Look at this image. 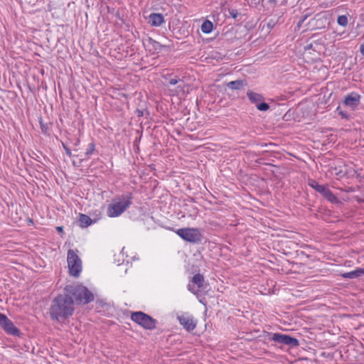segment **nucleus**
<instances>
[{
    "label": "nucleus",
    "mask_w": 364,
    "mask_h": 364,
    "mask_svg": "<svg viewBox=\"0 0 364 364\" xmlns=\"http://www.w3.org/2000/svg\"><path fill=\"white\" fill-rule=\"evenodd\" d=\"M136 113L138 117H142L144 115V112L141 109H136Z\"/></svg>",
    "instance_id": "32"
},
{
    "label": "nucleus",
    "mask_w": 364,
    "mask_h": 364,
    "mask_svg": "<svg viewBox=\"0 0 364 364\" xmlns=\"http://www.w3.org/2000/svg\"><path fill=\"white\" fill-rule=\"evenodd\" d=\"M360 53L364 55V44L361 45L360 47Z\"/></svg>",
    "instance_id": "34"
},
{
    "label": "nucleus",
    "mask_w": 364,
    "mask_h": 364,
    "mask_svg": "<svg viewBox=\"0 0 364 364\" xmlns=\"http://www.w3.org/2000/svg\"><path fill=\"white\" fill-rule=\"evenodd\" d=\"M176 233L184 241L193 244H200L203 239V232L199 228H183L178 229Z\"/></svg>",
    "instance_id": "4"
},
{
    "label": "nucleus",
    "mask_w": 364,
    "mask_h": 364,
    "mask_svg": "<svg viewBox=\"0 0 364 364\" xmlns=\"http://www.w3.org/2000/svg\"><path fill=\"white\" fill-rule=\"evenodd\" d=\"M337 23L339 26L346 27L348 25V20L346 15H341L338 16Z\"/></svg>",
    "instance_id": "19"
},
{
    "label": "nucleus",
    "mask_w": 364,
    "mask_h": 364,
    "mask_svg": "<svg viewBox=\"0 0 364 364\" xmlns=\"http://www.w3.org/2000/svg\"><path fill=\"white\" fill-rule=\"evenodd\" d=\"M322 21V18L320 17L319 14H317L313 19H311V21H316V26L317 28H319V25L317 23L319 21Z\"/></svg>",
    "instance_id": "27"
},
{
    "label": "nucleus",
    "mask_w": 364,
    "mask_h": 364,
    "mask_svg": "<svg viewBox=\"0 0 364 364\" xmlns=\"http://www.w3.org/2000/svg\"><path fill=\"white\" fill-rule=\"evenodd\" d=\"M191 283L187 286L188 291L194 294L198 292L206 291L209 284L205 282L203 275L200 274H195L191 279Z\"/></svg>",
    "instance_id": "9"
},
{
    "label": "nucleus",
    "mask_w": 364,
    "mask_h": 364,
    "mask_svg": "<svg viewBox=\"0 0 364 364\" xmlns=\"http://www.w3.org/2000/svg\"><path fill=\"white\" fill-rule=\"evenodd\" d=\"M95 150V144H94V142H92V143L89 144L88 147H87V149L86 150V152H85V155L87 156H90L91 154H93Z\"/></svg>",
    "instance_id": "22"
},
{
    "label": "nucleus",
    "mask_w": 364,
    "mask_h": 364,
    "mask_svg": "<svg viewBox=\"0 0 364 364\" xmlns=\"http://www.w3.org/2000/svg\"><path fill=\"white\" fill-rule=\"evenodd\" d=\"M79 144H80V139H77L76 140V142L75 143V146H77Z\"/></svg>",
    "instance_id": "36"
},
{
    "label": "nucleus",
    "mask_w": 364,
    "mask_h": 364,
    "mask_svg": "<svg viewBox=\"0 0 364 364\" xmlns=\"http://www.w3.org/2000/svg\"><path fill=\"white\" fill-rule=\"evenodd\" d=\"M56 230L60 234H62L63 232V226H58L56 228Z\"/></svg>",
    "instance_id": "33"
},
{
    "label": "nucleus",
    "mask_w": 364,
    "mask_h": 364,
    "mask_svg": "<svg viewBox=\"0 0 364 364\" xmlns=\"http://www.w3.org/2000/svg\"><path fill=\"white\" fill-rule=\"evenodd\" d=\"M41 129L43 134H48L49 127L47 124H43L42 121L40 122Z\"/></svg>",
    "instance_id": "25"
},
{
    "label": "nucleus",
    "mask_w": 364,
    "mask_h": 364,
    "mask_svg": "<svg viewBox=\"0 0 364 364\" xmlns=\"http://www.w3.org/2000/svg\"><path fill=\"white\" fill-rule=\"evenodd\" d=\"M0 326L9 335L21 337L22 333L4 314L0 313Z\"/></svg>",
    "instance_id": "10"
},
{
    "label": "nucleus",
    "mask_w": 364,
    "mask_h": 364,
    "mask_svg": "<svg viewBox=\"0 0 364 364\" xmlns=\"http://www.w3.org/2000/svg\"><path fill=\"white\" fill-rule=\"evenodd\" d=\"M177 320L183 328L188 332L193 331L197 325V321L193 316L189 313L178 315Z\"/></svg>",
    "instance_id": "11"
},
{
    "label": "nucleus",
    "mask_w": 364,
    "mask_h": 364,
    "mask_svg": "<svg viewBox=\"0 0 364 364\" xmlns=\"http://www.w3.org/2000/svg\"><path fill=\"white\" fill-rule=\"evenodd\" d=\"M360 276H362L360 267H358L353 271L346 272L341 274L343 278L349 279L358 278Z\"/></svg>",
    "instance_id": "17"
},
{
    "label": "nucleus",
    "mask_w": 364,
    "mask_h": 364,
    "mask_svg": "<svg viewBox=\"0 0 364 364\" xmlns=\"http://www.w3.org/2000/svg\"><path fill=\"white\" fill-rule=\"evenodd\" d=\"M62 146H63L64 150L65 151L66 154L68 156H72V152H71L70 149L65 144H64L63 142L62 143Z\"/></svg>",
    "instance_id": "26"
},
{
    "label": "nucleus",
    "mask_w": 364,
    "mask_h": 364,
    "mask_svg": "<svg viewBox=\"0 0 364 364\" xmlns=\"http://www.w3.org/2000/svg\"><path fill=\"white\" fill-rule=\"evenodd\" d=\"M268 339L274 341L281 345L287 346L293 348L299 346V341L297 338L287 334L280 333H267Z\"/></svg>",
    "instance_id": "6"
},
{
    "label": "nucleus",
    "mask_w": 364,
    "mask_h": 364,
    "mask_svg": "<svg viewBox=\"0 0 364 364\" xmlns=\"http://www.w3.org/2000/svg\"><path fill=\"white\" fill-rule=\"evenodd\" d=\"M75 311L74 301L65 294L55 297L49 308V315L52 321L64 322L70 317Z\"/></svg>",
    "instance_id": "1"
},
{
    "label": "nucleus",
    "mask_w": 364,
    "mask_h": 364,
    "mask_svg": "<svg viewBox=\"0 0 364 364\" xmlns=\"http://www.w3.org/2000/svg\"><path fill=\"white\" fill-rule=\"evenodd\" d=\"M361 270V275H364V267L360 268Z\"/></svg>",
    "instance_id": "38"
},
{
    "label": "nucleus",
    "mask_w": 364,
    "mask_h": 364,
    "mask_svg": "<svg viewBox=\"0 0 364 364\" xmlns=\"http://www.w3.org/2000/svg\"><path fill=\"white\" fill-rule=\"evenodd\" d=\"M247 96L249 99V100L252 103L255 104V106H257L260 102L263 101L264 100L262 95L259 93H257L255 92H252L251 90H248L247 92Z\"/></svg>",
    "instance_id": "15"
},
{
    "label": "nucleus",
    "mask_w": 364,
    "mask_h": 364,
    "mask_svg": "<svg viewBox=\"0 0 364 364\" xmlns=\"http://www.w3.org/2000/svg\"><path fill=\"white\" fill-rule=\"evenodd\" d=\"M232 32H233V33H235V32L234 31V30H233L232 28H231L230 31H226L225 33H223V35L224 36V37H225V38H228V34H229V33H232Z\"/></svg>",
    "instance_id": "31"
},
{
    "label": "nucleus",
    "mask_w": 364,
    "mask_h": 364,
    "mask_svg": "<svg viewBox=\"0 0 364 364\" xmlns=\"http://www.w3.org/2000/svg\"><path fill=\"white\" fill-rule=\"evenodd\" d=\"M336 111L343 119H350V114H348L346 112L342 110L340 107H337Z\"/></svg>",
    "instance_id": "24"
},
{
    "label": "nucleus",
    "mask_w": 364,
    "mask_h": 364,
    "mask_svg": "<svg viewBox=\"0 0 364 364\" xmlns=\"http://www.w3.org/2000/svg\"><path fill=\"white\" fill-rule=\"evenodd\" d=\"M353 177H355L357 178H359L360 180L361 179V176H360V173H358L357 171L355 170H353V173L351 175Z\"/></svg>",
    "instance_id": "29"
},
{
    "label": "nucleus",
    "mask_w": 364,
    "mask_h": 364,
    "mask_svg": "<svg viewBox=\"0 0 364 364\" xmlns=\"http://www.w3.org/2000/svg\"><path fill=\"white\" fill-rule=\"evenodd\" d=\"M256 107L259 111L265 112V111H267L269 109V105L267 102H264V100H263V101L260 102L256 106Z\"/></svg>",
    "instance_id": "21"
},
{
    "label": "nucleus",
    "mask_w": 364,
    "mask_h": 364,
    "mask_svg": "<svg viewBox=\"0 0 364 364\" xmlns=\"http://www.w3.org/2000/svg\"><path fill=\"white\" fill-rule=\"evenodd\" d=\"M307 17H308V15H305V16H302L298 23V26H301V25L305 21V20L307 18Z\"/></svg>",
    "instance_id": "30"
},
{
    "label": "nucleus",
    "mask_w": 364,
    "mask_h": 364,
    "mask_svg": "<svg viewBox=\"0 0 364 364\" xmlns=\"http://www.w3.org/2000/svg\"><path fill=\"white\" fill-rule=\"evenodd\" d=\"M179 80L177 78H171L169 80L168 82L170 85H175L178 82Z\"/></svg>",
    "instance_id": "28"
},
{
    "label": "nucleus",
    "mask_w": 364,
    "mask_h": 364,
    "mask_svg": "<svg viewBox=\"0 0 364 364\" xmlns=\"http://www.w3.org/2000/svg\"><path fill=\"white\" fill-rule=\"evenodd\" d=\"M67 262L70 275L78 277L82 271V262L73 250L68 251Z\"/></svg>",
    "instance_id": "7"
},
{
    "label": "nucleus",
    "mask_w": 364,
    "mask_h": 364,
    "mask_svg": "<svg viewBox=\"0 0 364 364\" xmlns=\"http://www.w3.org/2000/svg\"><path fill=\"white\" fill-rule=\"evenodd\" d=\"M213 28V23L209 20H205L201 25V31L204 33H210Z\"/></svg>",
    "instance_id": "18"
},
{
    "label": "nucleus",
    "mask_w": 364,
    "mask_h": 364,
    "mask_svg": "<svg viewBox=\"0 0 364 364\" xmlns=\"http://www.w3.org/2000/svg\"><path fill=\"white\" fill-rule=\"evenodd\" d=\"M247 85L245 80H237L234 81H230L227 83V87L229 89L233 90H238L242 89L243 87H245Z\"/></svg>",
    "instance_id": "16"
},
{
    "label": "nucleus",
    "mask_w": 364,
    "mask_h": 364,
    "mask_svg": "<svg viewBox=\"0 0 364 364\" xmlns=\"http://www.w3.org/2000/svg\"><path fill=\"white\" fill-rule=\"evenodd\" d=\"M132 198V193L122 195L119 201L108 205L107 210V215L110 218L121 215L131 205Z\"/></svg>",
    "instance_id": "3"
},
{
    "label": "nucleus",
    "mask_w": 364,
    "mask_h": 364,
    "mask_svg": "<svg viewBox=\"0 0 364 364\" xmlns=\"http://www.w3.org/2000/svg\"><path fill=\"white\" fill-rule=\"evenodd\" d=\"M164 22L163 14L159 13H151L149 16V23L152 26H159Z\"/></svg>",
    "instance_id": "14"
},
{
    "label": "nucleus",
    "mask_w": 364,
    "mask_h": 364,
    "mask_svg": "<svg viewBox=\"0 0 364 364\" xmlns=\"http://www.w3.org/2000/svg\"><path fill=\"white\" fill-rule=\"evenodd\" d=\"M336 174L339 176H341V177L344 176V173H343L342 171H339L338 173H336Z\"/></svg>",
    "instance_id": "35"
},
{
    "label": "nucleus",
    "mask_w": 364,
    "mask_h": 364,
    "mask_svg": "<svg viewBox=\"0 0 364 364\" xmlns=\"http://www.w3.org/2000/svg\"><path fill=\"white\" fill-rule=\"evenodd\" d=\"M360 95L356 92H351L348 95L344 100L346 106L351 107L353 109L357 107L360 104Z\"/></svg>",
    "instance_id": "12"
},
{
    "label": "nucleus",
    "mask_w": 364,
    "mask_h": 364,
    "mask_svg": "<svg viewBox=\"0 0 364 364\" xmlns=\"http://www.w3.org/2000/svg\"><path fill=\"white\" fill-rule=\"evenodd\" d=\"M308 184L318 193H321L326 200L332 203H338V199L334 193L325 185H320L315 180L310 179Z\"/></svg>",
    "instance_id": "8"
},
{
    "label": "nucleus",
    "mask_w": 364,
    "mask_h": 364,
    "mask_svg": "<svg viewBox=\"0 0 364 364\" xmlns=\"http://www.w3.org/2000/svg\"><path fill=\"white\" fill-rule=\"evenodd\" d=\"M99 218L92 219L90 216L80 213L79 215V225L82 228H87L93 223H95Z\"/></svg>",
    "instance_id": "13"
},
{
    "label": "nucleus",
    "mask_w": 364,
    "mask_h": 364,
    "mask_svg": "<svg viewBox=\"0 0 364 364\" xmlns=\"http://www.w3.org/2000/svg\"><path fill=\"white\" fill-rule=\"evenodd\" d=\"M148 41H149V44H151L152 46L153 49H154L155 50H160L161 48H162V45L160 43L152 39L151 38H149Z\"/></svg>",
    "instance_id": "20"
},
{
    "label": "nucleus",
    "mask_w": 364,
    "mask_h": 364,
    "mask_svg": "<svg viewBox=\"0 0 364 364\" xmlns=\"http://www.w3.org/2000/svg\"><path fill=\"white\" fill-rule=\"evenodd\" d=\"M65 294L70 298H73L74 304H87L94 301V294L82 284H70L64 289Z\"/></svg>",
    "instance_id": "2"
},
{
    "label": "nucleus",
    "mask_w": 364,
    "mask_h": 364,
    "mask_svg": "<svg viewBox=\"0 0 364 364\" xmlns=\"http://www.w3.org/2000/svg\"><path fill=\"white\" fill-rule=\"evenodd\" d=\"M131 319L144 329L156 328L157 321L143 311L132 312Z\"/></svg>",
    "instance_id": "5"
},
{
    "label": "nucleus",
    "mask_w": 364,
    "mask_h": 364,
    "mask_svg": "<svg viewBox=\"0 0 364 364\" xmlns=\"http://www.w3.org/2000/svg\"><path fill=\"white\" fill-rule=\"evenodd\" d=\"M269 3H274V4H276V3H277V0H269Z\"/></svg>",
    "instance_id": "37"
},
{
    "label": "nucleus",
    "mask_w": 364,
    "mask_h": 364,
    "mask_svg": "<svg viewBox=\"0 0 364 364\" xmlns=\"http://www.w3.org/2000/svg\"><path fill=\"white\" fill-rule=\"evenodd\" d=\"M267 26H268V27H269V28H272V27H273V25L272 26V24H270L269 23H268V25H267Z\"/></svg>",
    "instance_id": "40"
},
{
    "label": "nucleus",
    "mask_w": 364,
    "mask_h": 364,
    "mask_svg": "<svg viewBox=\"0 0 364 364\" xmlns=\"http://www.w3.org/2000/svg\"><path fill=\"white\" fill-rule=\"evenodd\" d=\"M229 15L234 19H237L238 16L241 17V14H240L237 10L233 9H228Z\"/></svg>",
    "instance_id": "23"
},
{
    "label": "nucleus",
    "mask_w": 364,
    "mask_h": 364,
    "mask_svg": "<svg viewBox=\"0 0 364 364\" xmlns=\"http://www.w3.org/2000/svg\"><path fill=\"white\" fill-rule=\"evenodd\" d=\"M351 348H353V347H350V348L348 350V353H349V355H351V350H352V349H351Z\"/></svg>",
    "instance_id": "39"
}]
</instances>
